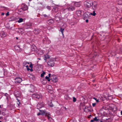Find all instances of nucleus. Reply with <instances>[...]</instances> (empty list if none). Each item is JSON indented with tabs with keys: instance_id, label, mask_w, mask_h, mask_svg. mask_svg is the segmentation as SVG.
Listing matches in <instances>:
<instances>
[{
	"instance_id": "f257e3e1",
	"label": "nucleus",
	"mask_w": 122,
	"mask_h": 122,
	"mask_svg": "<svg viewBox=\"0 0 122 122\" xmlns=\"http://www.w3.org/2000/svg\"><path fill=\"white\" fill-rule=\"evenodd\" d=\"M66 9L70 11H73L75 10V8L73 5L70 4H68L66 6Z\"/></svg>"
},
{
	"instance_id": "f03ea898",
	"label": "nucleus",
	"mask_w": 122,
	"mask_h": 122,
	"mask_svg": "<svg viewBox=\"0 0 122 122\" xmlns=\"http://www.w3.org/2000/svg\"><path fill=\"white\" fill-rule=\"evenodd\" d=\"M85 5L86 7L90 8L93 6V2L91 1H89L85 2Z\"/></svg>"
},
{
	"instance_id": "7ed1b4c3",
	"label": "nucleus",
	"mask_w": 122,
	"mask_h": 122,
	"mask_svg": "<svg viewBox=\"0 0 122 122\" xmlns=\"http://www.w3.org/2000/svg\"><path fill=\"white\" fill-rule=\"evenodd\" d=\"M54 61V59H50L47 62V64L51 67H53L54 66L55 64Z\"/></svg>"
},
{
	"instance_id": "20e7f679",
	"label": "nucleus",
	"mask_w": 122,
	"mask_h": 122,
	"mask_svg": "<svg viewBox=\"0 0 122 122\" xmlns=\"http://www.w3.org/2000/svg\"><path fill=\"white\" fill-rule=\"evenodd\" d=\"M32 97L33 98L37 100L41 97L42 96L41 94H38L36 93L33 94L32 95Z\"/></svg>"
},
{
	"instance_id": "39448f33",
	"label": "nucleus",
	"mask_w": 122,
	"mask_h": 122,
	"mask_svg": "<svg viewBox=\"0 0 122 122\" xmlns=\"http://www.w3.org/2000/svg\"><path fill=\"white\" fill-rule=\"evenodd\" d=\"M39 111L41 112V115H45V116H47V115H50V114L49 113L45 110H40Z\"/></svg>"
},
{
	"instance_id": "423d86ee",
	"label": "nucleus",
	"mask_w": 122,
	"mask_h": 122,
	"mask_svg": "<svg viewBox=\"0 0 122 122\" xmlns=\"http://www.w3.org/2000/svg\"><path fill=\"white\" fill-rule=\"evenodd\" d=\"M15 83H19L22 81V79L20 77H17L15 79Z\"/></svg>"
},
{
	"instance_id": "0eeeda50",
	"label": "nucleus",
	"mask_w": 122,
	"mask_h": 122,
	"mask_svg": "<svg viewBox=\"0 0 122 122\" xmlns=\"http://www.w3.org/2000/svg\"><path fill=\"white\" fill-rule=\"evenodd\" d=\"M76 13L77 15L79 16L84 14V12L82 10H78L76 11Z\"/></svg>"
},
{
	"instance_id": "6e6552de",
	"label": "nucleus",
	"mask_w": 122,
	"mask_h": 122,
	"mask_svg": "<svg viewBox=\"0 0 122 122\" xmlns=\"http://www.w3.org/2000/svg\"><path fill=\"white\" fill-rule=\"evenodd\" d=\"M93 6L92 7V8L94 10H95L96 9L97 5V3L96 2L94 1L93 2Z\"/></svg>"
},
{
	"instance_id": "1a4fd4ad",
	"label": "nucleus",
	"mask_w": 122,
	"mask_h": 122,
	"mask_svg": "<svg viewBox=\"0 0 122 122\" xmlns=\"http://www.w3.org/2000/svg\"><path fill=\"white\" fill-rule=\"evenodd\" d=\"M22 7L21 9L22 10L24 11H25L28 9V7L26 5L23 4L22 5Z\"/></svg>"
},
{
	"instance_id": "9d476101",
	"label": "nucleus",
	"mask_w": 122,
	"mask_h": 122,
	"mask_svg": "<svg viewBox=\"0 0 122 122\" xmlns=\"http://www.w3.org/2000/svg\"><path fill=\"white\" fill-rule=\"evenodd\" d=\"M90 17V13L88 12L85 13L84 14V18L85 19H88Z\"/></svg>"
},
{
	"instance_id": "9b49d317",
	"label": "nucleus",
	"mask_w": 122,
	"mask_h": 122,
	"mask_svg": "<svg viewBox=\"0 0 122 122\" xmlns=\"http://www.w3.org/2000/svg\"><path fill=\"white\" fill-rule=\"evenodd\" d=\"M81 3L80 2H74V5L76 7H79L81 5Z\"/></svg>"
},
{
	"instance_id": "f8f14e48",
	"label": "nucleus",
	"mask_w": 122,
	"mask_h": 122,
	"mask_svg": "<svg viewBox=\"0 0 122 122\" xmlns=\"http://www.w3.org/2000/svg\"><path fill=\"white\" fill-rule=\"evenodd\" d=\"M14 94L15 96L16 97H19L20 95V92L17 91H15L14 92Z\"/></svg>"
},
{
	"instance_id": "ddd939ff",
	"label": "nucleus",
	"mask_w": 122,
	"mask_h": 122,
	"mask_svg": "<svg viewBox=\"0 0 122 122\" xmlns=\"http://www.w3.org/2000/svg\"><path fill=\"white\" fill-rule=\"evenodd\" d=\"M15 50L18 52L20 51H21V49L19 45L16 46L14 47Z\"/></svg>"
},
{
	"instance_id": "4468645a",
	"label": "nucleus",
	"mask_w": 122,
	"mask_h": 122,
	"mask_svg": "<svg viewBox=\"0 0 122 122\" xmlns=\"http://www.w3.org/2000/svg\"><path fill=\"white\" fill-rule=\"evenodd\" d=\"M47 23L51 25L54 23V20L52 19H51L48 20Z\"/></svg>"
},
{
	"instance_id": "2eb2a0df",
	"label": "nucleus",
	"mask_w": 122,
	"mask_h": 122,
	"mask_svg": "<svg viewBox=\"0 0 122 122\" xmlns=\"http://www.w3.org/2000/svg\"><path fill=\"white\" fill-rule=\"evenodd\" d=\"M37 48L35 45L32 46L31 47V50L32 51H36Z\"/></svg>"
},
{
	"instance_id": "dca6fc26",
	"label": "nucleus",
	"mask_w": 122,
	"mask_h": 122,
	"mask_svg": "<svg viewBox=\"0 0 122 122\" xmlns=\"http://www.w3.org/2000/svg\"><path fill=\"white\" fill-rule=\"evenodd\" d=\"M40 32V30L38 29H35L34 30V32L35 34H37Z\"/></svg>"
},
{
	"instance_id": "f3484780",
	"label": "nucleus",
	"mask_w": 122,
	"mask_h": 122,
	"mask_svg": "<svg viewBox=\"0 0 122 122\" xmlns=\"http://www.w3.org/2000/svg\"><path fill=\"white\" fill-rule=\"evenodd\" d=\"M98 120L99 119H97V117H95L93 119L91 120L90 122H93L95 121L96 122H98Z\"/></svg>"
},
{
	"instance_id": "a211bd4d",
	"label": "nucleus",
	"mask_w": 122,
	"mask_h": 122,
	"mask_svg": "<svg viewBox=\"0 0 122 122\" xmlns=\"http://www.w3.org/2000/svg\"><path fill=\"white\" fill-rule=\"evenodd\" d=\"M65 99L66 100H68V99H71L70 97L68 96V95H66L64 97Z\"/></svg>"
},
{
	"instance_id": "6ab92c4d",
	"label": "nucleus",
	"mask_w": 122,
	"mask_h": 122,
	"mask_svg": "<svg viewBox=\"0 0 122 122\" xmlns=\"http://www.w3.org/2000/svg\"><path fill=\"white\" fill-rule=\"evenodd\" d=\"M52 81L54 82H57L58 80L57 78L55 77L53 79H52Z\"/></svg>"
},
{
	"instance_id": "aec40b11",
	"label": "nucleus",
	"mask_w": 122,
	"mask_h": 122,
	"mask_svg": "<svg viewBox=\"0 0 122 122\" xmlns=\"http://www.w3.org/2000/svg\"><path fill=\"white\" fill-rule=\"evenodd\" d=\"M50 58V57L49 55H46L45 56V58L44 59V60L46 61V60L48 59L49 58Z\"/></svg>"
},
{
	"instance_id": "412c9836",
	"label": "nucleus",
	"mask_w": 122,
	"mask_h": 122,
	"mask_svg": "<svg viewBox=\"0 0 122 122\" xmlns=\"http://www.w3.org/2000/svg\"><path fill=\"white\" fill-rule=\"evenodd\" d=\"M23 19L22 18H20L19 19V20L18 21V22L19 23H20L23 21Z\"/></svg>"
},
{
	"instance_id": "4be33fe9",
	"label": "nucleus",
	"mask_w": 122,
	"mask_h": 122,
	"mask_svg": "<svg viewBox=\"0 0 122 122\" xmlns=\"http://www.w3.org/2000/svg\"><path fill=\"white\" fill-rule=\"evenodd\" d=\"M64 30V29L62 28H60V31L61 32V33L62 34V35L63 36L64 35L63 33V31Z\"/></svg>"
},
{
	"instance_id": "5701e85b",
	"label": "nucleus",
	"mask_w": 122,
	"mask_h": 122,
	"mask_svg": "<svg viewBox=\"0 0 122 122\" xmlns=\"http://www.w3.org/2000/svg\"><path fill=\"white\" fill-rule=\"evenodd\" d=\"M84 111L85 112H89L91 111L89 109V108L86 109H84Z\"/></svg>"
},
{
	"instance_id": "b1692460",
	"label": "nucleus",
	"mask_w": 122,
	"mask_h": 122,
	"mask_svg": "<svg viewBox=\"0 0 122 122\" xmlns=\"http://www.w3.org/2000/svg\"><path fill=\"white\" fill-rule=\"evenodd\" d=\"M49 105L51 107H53L54 105L52 103V102L51 101L49 103Z\"/></svg>"
},
{
	"instance_id": "393cba45",
	"label": "nucleus",
	"mask_w": 122,
	"mask_h": 122,
	"mask_svg": "<svg viewBox=\"0 0 122 122\" xmlns=\"http://www.w3.org/2000/svg\"><path fill=\"white\" fill-rule=\"evenodd\" d=\"M93 99H95L96 100V102H99V100L98 99H97V98H96L95 97H93Z\"/></svg>"
},
{
	"instance_id": "a878e982",
	"label": "nucleus",
	"mask_w": 122,
	"mask_h": 122,
	"mask_svg": "<svg viewBox=\"0 0 122 122\" xmlns=\"http://www.w3.org/2000/svg\"><path fill=\"white\" fill-rule=\"evenodd\" d=\"M90 14L94 16H95L96 15V13H95V11H93V13H91Z\"/></svg>"
},
{
	"instance_id": "bb28decb",
	"label": "nucleus",
	"mask_w": 122,
	"mask_h": 122,
	"mask_svg": "<svg viewBox=\"0 0 122 122\" xmlns=\"http://www.w3.org/2000/svg\"><path fill=\"white\" fill-rule=\"evenodd\" d=\"M45 78L47 80V81H50V79L49 78V77L47 76H46L45 77Z\"/></svg>"
},
{
	"instance_id": "cd10ccee",
	"label": "nucleus",
	"mask_w": 122,
	"mask_h": 122,
	"mask_svg": "<svg viewBox=\"0 0 122 122\" xmlns=\"http://www.w3.org/2000/svg\"><path fill=\"white\" fill-rule=\"evenodd\" d=\"M73 102H75L76 101V98L75 97H73Z\"/></svg>"
},
{
	"instance_id": "c85d7f7f",
	"label": "nucleus",
	"mask_w": 122,
	"mask_h": 122,
	"mask_svg": "<svg viewBox=\"0 0 122 122\" xmlns=\"http://www.w3.org/2000/svg\"><path fill=\"white\" fill-rule=\"evenodd\" d=\"M28 63V62H24L23 63V66H25Z\"/></svg>"
},
{
	"instance_id": "c756f323",
	"label": "nucleus",
	"mask_w": 122,
	"mask_h": 122,
	"mask_svg": "<svg viewBox=\"0 0 122 122\" xmlns=\"http://www.w3.org/2000/svg\"><path fill=\"white\" fill-rule=\"evenodd\" d=\"M45 74V73L43 71V73L41 74V77H43Z\"/></svg>"
},
{
	"instance_id": "7c9ffc66",
	"label": "nucleus",
	"mask_w": 122,
	"mask_h": 122,
	"mask_svg": "<svg viewBox=\"0 0 122 122\" xmlns=\"http://www.w3.org/2000/svg\"><path fill=\"white\" fill-rule=\"evenodd\" d=\"M46 8L47 9L49 10H51V8L50 6H47Z\"/></svg>"
},
{
	"instance_id": "2f4dec72",
	"label": "nucleus",
	"mask_w": 122,
	"mask_h": 122,
	"mask_svg": "<svg viewBox=\"0 0 122 122\" xmlns=\"http://www.w3.org/2000/svg\"><path fill=\"white\" fill-rule=\"evenodd\" d=\"M31 64L29 66V67H30L31 68H33L32 64H31V62H30Z\"/></svg>"
},
{
	"instance_id": "473e14b6",
	"label": "nucleus",
	"mask_w": 122,
	"mask_h": 122,
	"mask_svg": "<svg viewBox=\"0 0 122 122\" xmlns=\"http://www.w3.org/2000/svg\"><path fill=\"white\" fill-rule=\"evenodd\" d=\"M17 104H18V105L19 106V104L20 103V102H19V100L17 99Z\"/></svg>"
},
{
	"instance_id": "72a5a7b5",
	"label": "nucleus",
	"mask_w": 122,
	"mask_h": 122,
	"mask_svg": "<svg viewBox=\"0 0 122 122\" xmlns=\"http://www.w3.org/2000/svg\"><path fill=\"white\" fill-rule=\"evenodd\" d=\"M43 16L44 17H46L48 16L46 14H43Z\"/></svg>"
},
{
	"instance_id": "f704fd0d",
	"label": "nucleus",
	"mask_w": 122,
	"mask_h": 122,
	"mask_svg": "<svg viewBox=\"0 0 122 122\" xmlns=\"http://www.w3.org/2000/svg\"><path fill=\"white\" fill-rule=\"evenodd\" d=\"M89 108V107L87 106H85L84 109H87V108Z\"/></svg>"
},
{
	"instance_id": "c9c22d12",
	"label": "nucleus",
	"mask_w": 122,
	"mask_h": 122,
	"mask_svg": "<svg viewBox=\"0 0 122 122\" xmlns=\"http://www.w3.org/2000/svg\"><path fill=\"white\" fill-rule=\"evenodd\" d=\"M96 103H93L92 104V106L93 107H94L96 105Z\"/></svg>"
},
{
	"instance_id": "e433bc0d",
	"label": "nucleus",
	"mask_w": 122,
	"mask_h": 122,
	"mask_svg": "<svg viewBox=\"0 0 122 122\" xmlns=\"http://www.w3.org/2000/svg\"><path fill=\"white\" fill-rule=\"evenodd\" d=\"M46 38H44L43 40V43H44L45 41H46Z\"/></svg>"
},
{
	"instance_id": "4c0bfd02",
	"label": "nucleus",
	"mask_w": 122,
	"mask_h": 122,
	"mask_svg": "<svg viewBox=\"0 0 122 122\" xmlns=\"http://www.w3.org/2000/svg\"><path fill=\"white\" fill-rule=\"evenodd\" d=\"M49 115H47V116H46L47 117V118L48 119H49L50 118V117H49Z\"/></svg>"
},
{
	"instance_id": "58836bf2",
	"label": "nucleus",
	"mask_w": 122,
	"mask_h": 122,
	"mask_svg": "<svg viewBox=\"0 0 122 122\" xmlns=\"http://www.w3.org/2000/svg\"><path fill=\"white\" fill-rule=\"evenodd\" d=\"M6 16H8L9 15V12H7V13L6 14Z\"/></svg>"
},
{
	"instance_id": "ea45409f",
	"label": "nucleus",
	"mask_w": 122,
	"mask_h": 122,
	"mask_svg": "<svg viewBox=\"0 0 122 122\" xmlns=\"http://www.w3.org/2000/svg\"><path fill=\"white\" fill-rule=\"evenodd\" d=\"M120 21L122 23V17H121L120 18Z\"/></svg>"
},
{
	"instance_id": "a19ab883",
	"label": "nucleus",
	"mask_w": 122,
	"mask_h": 122,
	"mask_svg": "<svg viewBox=\"0 0 122 122\" xmlns=\"http://www.w3.org/2000/svg\"><path fill=\"white\" fill-rule=\"evenodd\" d=\"M22 10V9H21V8L19 10V11L20 12L21 11V10Z\"/></svg>"
},
{
	"instance_id": "79ce46f5",
	"label": "nucleus",
	"mask_w": 122,
	"mask_h": 122,
	"mask_svg": "<svg viewBox=\"0 0 122 122\" xmlns=\"http://www.w3.org/2000/svg\"><path fill=\"white\" fill-rule=\"evenodd\" d=\"M41 115V113H40V112H39L37 114V115L38 116H39L40 115Z\"/></svg>"
},
{
	"instance_id": "37998d69",
	"label": "nucleus",
	"mask_w": 122,
	"mask_h": 122,
	"mask_svg": "<svg viewBox=\"0 0 122 122\" xmlns=\"http://www.w3.org/2000/svg\"><path fill=\"white\" fill-rule=\"evenodd\" d=\"M1 15H4V13H2Z\"/></svg>"
},
{
	"instance_id": "c03bdc74",
	"label": "nucleus",
	"mask_w": 122,
	"mask_h": 122,
	"mask_svg": "<svg viewBox=\"0 0 122 122\" xmlns=\"http://www.w3.org/2000/svg\"><path fill=\"white\" fill-rule=\"evenodd\" d=\"M86 23L88 22V19L86 20Z\"/></svg>"
},
{
	"instance_id": "a18cd8bd",
	"label": "nucleus",
	"mask_w": 122,
	"mask_h": 122,
	"mask_svg": "<svg viewBox=\"0 0 122 122\" xmlns=\"http://www.w3.org/2000/svg\"><path fill=\"white\" fill-rule=\"evenodd\" d=\"M5 95L6 96H7L8 95V94L7 93H6L5 94Z\"/></svg>"
},
{
	"instance_id": "49530a36",
	"label": "nucleus",
	"mask_w": 122,
	"mask_h": 122,
	"mask_svg": "<svg viewBox=\"0 0 122 122\" xmlns=\"http://www.w3.org/2000/svg\"><path fill=\"white\" fill-rule=\"evenodd\" d=\"M49 77H50L51 76V74L50 73H49L48 74Z\"/></svg>"
},
{
	"instance_id": "de8ad7c7",
	"label": "nucleus",
	"mask_w": 122,
	"mask_h": 122,
	"mask_svg": "<svg viewBox=\"0 0 122 122\" xmlns=\"http://www.w3.org/2000/svg\"><path fill=\"white\" fill-rule=\"evenodd\" d=\"M27 70L28 71H29L30 70V69L29 68H27Z\"/></svg>"
},
{
	"instance_id": "09e8293b",
	"label": "nucleus",
	"mask_w": 122,
	"mask_h": 122,
	"mask_svg": "<svg viewBox=\"0 0 122 122\" xmlns=\"http://www.w3.org/2000/svg\"><path fill=\"white\" fill-rule=\"evenodd\" d=\"M30 71H33V70L32 68H31V69H30Z\"/></svg>"
},
{
	"instance_id": "8fccbe9b",
	"label": "nucleus",
	"mask_w": 122,
	"mask_h": 122,
	"mask_svg": "<svg viewBox=\"0 0 122 122\" xmlns=\"http://www.w3.org/2000/svg\"><path fill=\"white\" fill-rule=\"evenodd\" d=\"M70 122H74V121H73L72 120H71L70 121Z\"/></svg>"
},
{
	"instance_id": "3c124183",
	"label": "nucleus",
	"mask_w": 122,
	"mask_h": 122,
	"mask_svg": "<svg viewBox=\"0 0 122 122\" xmlns=\"http://www.w3.org/2000/svg\"><path fill=\"white\" fill-rule=\"evenodd\" d=\"M5 34H4L3 35V37H5Z\"/></svg>"
},
{
	"instance_id": "603ef678",
	"label": "nucleus",
	"mask_w": 122,
	"mask_h": 122,
	"mask_svg": "<svg viewBox=\"0 0 122 122\" xmlns=\"http://www.w3.org/2000/svg\"><path fill=\"white\" fill-rule=\"evenodd\" d=\"M64 108H65V109L66 110V111H67V108H66V107H64Z\"/></svg>"
},
{
	"instance_id": "864d4df0",
	"label": "nucleus",
	"mask_w": 122,
	"mask_h": 122,
	"mask_svg": "<svg viewBox=\"0 0 122 122\" xmlns=\"http://www.w3.org/2000/svg\"><path fill=\"white\" fill-rule=\"evenodd\" d=\"M27 68H28V65H26V66H25Z\"/></svg>"
},
{
	"instance_id": "5fc2aeb1",
	"label": "nucleus",
	"mask_w": 122,
	"mask_h": 122,
	"mask_svg": "<svg viewBox=\"0 0 122 122\" xmlns=\"http://www.w3.org/2000/svg\"><path fill=\"white\" fill-rule=\"evenodd\" d=\"M121 115H122V111H121Z\"/></svg>"
},
{
	"instance_id": "6e6d98bb",
	"label": "nucleus",
	"mask_w": 122,
	"mask_h": 122,
	"mask_svg": "<svg viewBox=\"0 0 122 122\" xmlns=\"http://www.w3.org/2000/svg\"><path fill=\"white\" fill-rule=\"evenodd\" d=\"M16 39H18V37H16Z\"/></svg>"
},
{
	"instance_id": "4d7b16f0",
	"label": "nucleus",
	"mask_w": 122,
	"mask_h": 122,
	"mask_svg": "<svg viewBox=\"0 0 122 122\" xmlns=\"http://www.w3.org/2000/svg\"><path fill=\"white\" fill-rule=\"evenodd\" d=\"M40 105L39 103L38 104H37V106L38 107L39 105Z\"/></svg>"
},
{
	"instance_id": "13d9d810",
	"label": "nucleus",
	"mask_w": 122,
	"mask_h": 122,
	"mask_svg": "<svg viewBox=\"0 0 122 122\" xmlns=\"http://www.w3.org/2000/svg\"><path fill=\"white\" fill-rule=\"evenodd\" d=\"M27 64H29L30 63H29H29L28 62V63Z\"/></svg>"
},
{
	"instance_id": "bf43d9fd",
	"label": "nucleus",
	"mask_w": 122,
	"mask_h": 122,
	"mask_svg": "<svg viewBox=\"0 0 122 122\" xmlns=\"http://www.w3.org/2000/svg\"><path fill=\"white\" fill-rule=\"evenodd\" d=\"M3 7L4 8H5V7H4V6ZM5 8H6L5 7Z\"/></svg>"
},
{
	"instance_id": "052dcab7",
	"label": "nucleus",
	"mask_w": 122,
	"mask_h": 122,
	"mask_svg": "<svg viewBox=\"0 0 122 122\" xmlns=\"http://www.w3.org/2000/svg\"><path fill=\"white\" fill-rule=\"evenodd\" d=\"M38 59H39V60H40V59H40V58H38Z\"/></svg>"
},
{
	"instance_id": "680f3d73",
	"label": "nucleus",
	"mask_w": 122,
	"mask_h": 122,
	"mask_svg": "<svg viewBox=\"0 0 122 122\" xmlns=\"http://www.w3.org/2000/svg\"><path fill=\"white\" fill-rule=\"evenodd\" d=\"M108 119H106V120H107Z\"/></svg>"
},
{
	"instance_id": "e2e57ef3",
	"label": "nucleus",
	"mask_w": 122,
	"mask_h": 122,
	"mask_svg": "<svg viewBox=\"0 0 122 122\" xmlns=\"http://www.w3.org/2000/svg\"><path fill=\"white\" fill-rule=\"evenodd\" d=\"M1 107V106H0V107Z\"/></svg>"
},
{
	"instance_id": "0e129e2a",
	"label": "nucleus",
	"mask_w": 122,
	"mask_h": 122,
	"mask_svg": "<svg viewBox=\"0 0 122 122\" xmlns=\"http://www.w3.org/2000/svg\"><path fill=\"white\" fill-rule=\"evenodd\" d=\"M121 51L122 52V50H121Z\"/></svg>"
},
{
	"instance_id": "69168bd1",
	"label": "nucleus",
	"mask_w": 122,
	"mask_h": 122,
	"mask_svg": "<svg viewBox=\"0 0 122 122\" xmlns=\"http://www.w3.org/2000/svg\"><path fill=\"white\" fill-rule=\"evenodd\" d=\"M0 122H2V121H0Z\"/></svg>"
},
{
	"instance_id": "338daca9",
	"label": "nucleus",
	"mask_w": 122,
	"mask_h": 122,
	"mask_svg": "<svg viewBox=\"0 0 122 122\" xmlns=\"http://www.w3.org/2000/svg\"><path fill=\"white\" fill-rule=\"evenodd\" d=\"M41 107H40V108H41Z\"/></svg>"
},
{
	"instance_id": "774afa93",
	"label": "nucleus",
	"mask_w": 122,
	"mask_h": 122,
	"mask_svg": "<svg viewBox=\"0 0 122 122\" xmlns=\"http://www.w3.org/2000/svg\"><path fill=\"white\" fill-rule=\"evenodd\" d=\"M50 86L51 87V86Z\"/></svg>"
}]
</instances>
